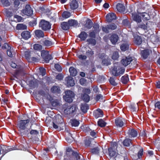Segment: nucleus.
I'll return each mask as SVG.
<instances>
[{
    "mask_svg": "<svg viewBox=\"0 0 160 160\" xmlns=\"http://www.w3.org/2000/svg\"><path fill=\"white\" fill-rule=\"evenodd\" d=\"M93 115L95 118H96L99 117L103 116V114L102 111L100 109H98L94 112Z\"/></svg>",
    "mask_w": 160,
    "mask_h": 160,
    "instance_id": "16",
    "label": "nucleus"
},
{
    "mask_svg": "<svg viewBox=\"0 0 160 160\" xmlns=\"http://www.w3.org/2000/svg\"><path fill=\"white\" fill-rule=\"evenodd\" d=\"M39 26L44 31H48L51 28V24L49 22L44 20H42L40 21Z\"/></svg>",
    "mask_w": 160,
    "mask_h": 160,
    "instance_id": "4",
    "label": "nucleus"
},
{
    "mask_svg": "<svg viewBox=\"0 0 160 160\" xmlns=\"http://www.w3.org/2000/svg\"><path fill=\"white\" fill-rule=\"evenodd\" d=\"M68 23L69 27L70 26H76L78 25L77 22L74 20H69Z\"/></svg>",
    "mask_w": 160,
    "mask_h": 160,
    "instance_id": "35",
    "label": "nucleus"
},
{
    "mask_svg": "<svg viewBox=\"0 0 160 160\" xmlns=\"http://www.w3.org/2000/svg\"><path fill=\"white\" fill-rule=\"evenodd\" d=\"M99 27V26L98 24L95 23L94 24L93 26V31L96 32V33L99 32L100 31Z\"/></svg>",
    "mask_w": 160,
    "mask_h": 160,
    "instance_id": "39",
    "label": "nucleus"
},
{
    "mask_svg": "<svg viewBox=\"0 0 160 160\" xmlns=\"http://www.w3.org/2000/svg\"><path fill=\"white\" fill-rule=\"evenodd\" d=\"M142 56L144 58H146L149 54L148 50H145L141 52Z\"/></svg>",
    "mask_w": 160,
    "mask_h": 160,
    "instance_id": "32",
    "label": "nucleus"
},
{
    "mask_svg": "<svg viewBox=\"0 0 160 160\" xmlns=\"http://www.w3.org/2000/svg\"><path fill=\"white\" fill-rule=\"evenodd\" d=\"M125 71V69L120 66H114L112 69V74L114 76H118L123 74Z\"/></svg>",
    "mask_w": 160,
    "mask_h": 160,
    "instance_id": "3",
    "label": "nucleus"
},
{
    "mask_svg": "<svg viewBox=\"0 0 160 160\" xmlns=\"http://www.w3.org/2000/svg\"><path fill=\"white\" fill-rule=\"evenodd\" d=\"M117 26L114 24H111L109 25H107V28L108 29H111L113 30L117 28Z\"/></svg>",
    "mask_w": 160,
    "mask_h": 160,
    "instance_id": "47",
    "label": "nucleus"
},
{
    "mask_svg": "<svg viewBox=\"0 0 160 160\" xmlns=\"http://www.w3.org/2000/svg\"><path fill=\"white\" fill-rule=\"evenodd\" d=\"M29 85L31 88H35V87L37 85V83L35 81V80L34 81H29Z\"/></svg>",
    "mask_w": 160,
    "mask_h": 160,
    "instance_id": "45",
    "label": "nucleus"
},
{
    "mask_svg": "<svg viewBox=\"0 0 160 160\" xmlns=\"http://www.w3.org/2000/svg\"><path fill=\"white\" fill-rule=\"evenodd\" d=\"M36 36L38 38L43 37L44 34L43 32L40 30H37L35 31Z\"/></svg>",
    "mask_w": 160,
    "mask_h": 160,
    "instance_id": "23",
    "label": "nucleus"
},
{
    "mask_svg": "<svg viewBox=\"0 0 160 160\" xmlns=\"http://www.w3.org/2000/svg\"><path fill=\"white\" fill-rule=\"evenodd\" d=\"M109 82L110 83L113 85L116 86L117 85V84L116 82H115L114 79L112 78H110Z\"/></svg>",
    "mask_w": 160,
    "mask_h": 160,
    "instance_id": "60",
    "label": "nucleus"
},
{
    "mask_svg": "<svg viewBox=\"0 0 160 160\" xmlns=\"http://www.w3.org/2000/svg\"><path fill=\"white\" fill-rule=\"evenodd\" d=\"M66 135V139L67 141L69 143H71L73 140L74 139L72 137L71 134L67 132Z\"/></svg>",
    "mask_w": 160,
    "mask_h": 160,
    "instance_id": "26",
    "label": "nucleus"
},
{
    "mask_svg": "<svg viewBox=\"0 0 160 160\" xmlns=\"http://www.w3.org/2000/svg\"><path fill=\"white\" fill-rule=\"evenodd\" d=\"M137 148H138L140 149L138 153V157L139 158H140L142 155L143 149L142 148H140L139 146H138V147H137Z\"/></svg>",
    "mask_w": 160,
    "mask_h": 160,
    "instance_id": "53",
    "label": "nucleus"
},
{
    "mask_svg": "<svg viewBox=\"0 0 160 160\" xmlns=\"http://www.w3.org/2000/svg\"><path fill=\"white\" fill-rule=\"evenodd\" d=\"M122 82L123 83H126L129 80L128 76L127 75H125V76H122Z\"/></svg>",
    "mask_w": 160,
    "mask_h": 160,
    "instance_id": "48",
    "label": "nucleus"
},
{
    "mask_svg": "<svg viewBox=\"0 0 160 160\" xmlns=\"http://www.w3.org/2000/svg\"><path fill=\"white\" fill-rule=\"evenodd\" d=\"M137 134V132L132 128L129 129L126 134L127 137L131 138H134L136 137Z\"/></svg>",
    "mask_w": 160,
    "mask_h": 160,
    "instance_id": "11",
    "label": "nucleus"
},
{
    "mask_svg": "<svg viewBox=\"0 0 160 160\" xmlns=\"http://www.w3.org/2000/svg\"><path fill=\"white\" fill-rule=\"evenodd\" d=\"M0 147L1 151H2V157H3L6 153L10 151L15 150L16 149V148L15 147H11L10 146L6 147L4 145L0 146Z\"/></svg>",
    "mask_w": 160,
    "mask_h": 160,
    "instance_id": "5",
    "label": "nucleus"
},
{
    "mask_svg": "<svg viewBox=\"0 0 160 160\" xmlns=\"http://www.w3.org/2000/svg\"><path fill=\"white\" fill-rule=\"evenodd\" d=\"M70 6L71 9H75L78 6V3L76 0H72L70 3Z\"/></svg>",
    "mask_w": 160,
    "mask_h": 160,
    "instance_id": "17",
    "label": "nucleus"
},
{
    "mask_svg": "<svg viewBox=\"0 0 160 160\" xmlns=\"http://www.w3.org/2000/svg\"><path fill=\"white\" fill-rule=\"evenodd\" d=\"M65 80L67 81V84L68 86L72 87L74 85V82L72 77H67Z\"/></svg>",
    "mask_w": 160,
    "mask_h": 160,
    "instance_id": "14",
    "label": "nucleus"
},
{
    "mask_svg": "<svg viewBox=\"0 0 160 160\" xmlns=\"http://www.w3.org/2000/svg\"><path fill=\"white\" fill-rule=\"evenodd\" d=\"M40 74L43 76L45 75L46 73V70L43 68H39Z\"/></svg>",
    "mask_w": 160,
    "mask_h": 160,
    "instance_id": "58",
    "label": "nucleus"
},
{
    "mask_svg": "<svg viewBox=\"0 0 160 160\" xmlns=\"http://www.w3.org/2000/svg\"><path fill=\"white\" fill-rule=\"evenodd\" d=\"M119 57V55L118 52L115 51L112 54V58L114 60H117Z\"/></svg>",
    "mask_w": 160,
    "mask_h": 160,
    "instance_id": "38",
    "label": "nucleus"
},
{
    "mask_svg": "<svg viewBox=\"0 0 160 160\" xmlns=\"http://www.w3.org/2000/svg\"><path fill=\"white\" fill-rule=\"evenodd\" d=\"M138 27L142 28L144 30L147 29V23L146 22L145 23H140L138 24Z\"/></svg>",
    "mask_w": 160,
    "mask_h": 160,
    "instance_id": "42",
    "label": "nucleus"
},
{
    "mask_svg": "<svg viewBox=\"0 0 160 160\" xmlns=\"http://www.w3.org/2000/svg\"><path fill=\"white\" fill-rule=\"evenodd\" d=\"M1 2L3 6L7 7L11 4V2L8 0H1Z\"/></svg>",
    "mask_w": 160,
    "mask_h": 160,
    "instance_id": "40",
    "label": "nucleus"
},
{
    "mask_svg": "<svg viewBox=\"0 0 160 160\" xmlns=\"http://www.w3.org/2000/svg\"><path fill=\"white\" fill-rule=\"evenodd\" d=\"M51 90L54 93L58 92V87L56 86H53L51 88Z\"/></svg>",
    "mask_w": 160,
    "mask_h": 160,
    "instance_id": "57",
    "label": "nucleus"
},
{
    "mask_svg": "<svg viewBox=\"0 0 160 160\" xmlns=\"http://www.w3.org/2000/svg\"><path fill=\"white\" fill-rule=\"evenodd\" d=\"M41 55L46 63L48 62L49 60L52 59V56L49 54L48 51H42L41 52Z\"/></svg>",
    "mask_w": 160,
    "mask_h": 160,
    "instance_id": "6",
    "label": "nucleus"
},
{
    "mask_svg": "<svg viewBox=\"0 0 160 160\" xmlns=\"http://www.w3.org/2000/svg\"><path fill=\"white\" fill-rule=\"evenodd\" d=\"M117 10L120 12H124L125 11L124 6L122 4L118 3L116 6Z\"/></svg>",
    "mask_w": 160,
    "mask_h": 160,
    "instance_id": "21",
    "label": "nucleus"
},
{
    "mask_svg": "<svg viewBox=\"0 0 160 160\" xmlns=\"http://www.w3.org/2000/svg\"><path fill=\"white\" fill-rule=\"evenodd\" d=\"M106 17L107 20L108 22H111L116 18V15L113 13L108 14L106 15Z\"/></svg>",
    "mask_w": 160,
    "mask_h": 160,
    "instance_id": "15",
    "label": "nucleus"
},
{
    "mask_svg": "<svg viewBox=\"0 0 160 160\" xmlns=\"http://www.w3.org/2000/svg\"><path fill=\"white\" fill-rule=\"evenodd\" d=\"M71 150L72 152V157L75 158L76 160H78L80 159V156L77 152H74L72 151L70 148H68L67 149V151L68 152H70Z\"/></svg>",
    "mask_w": 160,
    "mask_h": 160,
    "instance_id": "31",
    "label": "nucleus"
},
{
    "mask_svg": "<svg viewBox=\"0 0 160 160\" xmlns=\"http://www.w3.org/2000/svg\"><path fill=\"white\" fill-rule=\"evenodd\" d=\"M25 55L27 59L29 62H31L30 61V58L29 57L30 54L29 52H25Z\"/></svg>",
    "mask_w": 160,
    "mask_h": 160,
    "instance_id": "59",
    "label": "nucleus"
},
{
    "mask_svg": "<svg viewBox=\"0 0 160 160\" xmlns=\"http://www.w3.org/2000/svg\"><path fill=\"white\" fill-rule=\"evenodd\" d=\"M92 152L94 154H98L99 153L100 149L97 147L94 148L92 149Z\"/></svg>",
    "mask_w": 160,
    "mask_h": 160,
    "instance_id": "49",
    "label": "nucleus"
},
{
    "mask_svg": "<svg viewBox=\"0 0 160 160\" xmlns=\"http://www.w3.org/2000/svg\"><path fill=\"white\" fill-rule=\"evenodd\" d=\"M115 123L117 126L121 127L125 124V120L122 118H118L115 120Z\"/></svg>",
    "mask_w": 160,
    "mask_h": 160,
    "instance_id": "12",
    "label": "nucleus"
},
{
    "mask_svg": "<svg viewBox=\"0 0 160 160\" xmlns=\"http://www.w3.org/2000/svg\"><path fill=\"white\" fill-rule=\"evenodd\" d=\"M14 18L17 19V20L18 22H20L22 20V18L20 16L17 15L14 16Z\"/></svg>",
    "mask_w": 160,
    "mask_h": 160,
    "instance_id": "62",
    "label": "nucleus"
},
{
    "mask_svg": "<svg viewBox=\"0 0 160 160\" xmlns=\"http://www.w3.org/2000/svg\"><path fill=\"white\" fill-rule=\"evenodd\" d=\"M69 72L70 75L72 76H75L77 74V71L76 69L73 67H71L69 69Z\"/></svg>",
    "mask_w": 160,
    "mask_h": 160,
    "instance_id": "24",
    "label": "nucleus"
},
{
    "mask_svg": "<svg viewBox=\"0 0 160 160\" xmlns=\"http://www.w3.org/2000/svg\"><path fill=\"white\" fill-rule=\"evenodd\" d=\"M112 148L108 149L109 155L110 157H113L115 156L116 154V152L115 150Z\"/></svg>",
    "mask_w": 160,
    "mask_h": 160,
    "instance_id": "30",
    "label": "nucleus"
},
{
    "mask_svg": "<svg viewBox=\"0 0 160 160\" xmlns=\"http://www.w3.org/2000/svg\"><path fill=\"white\" fill-rule=\"evenodd\" d=\"M136 60L133 59L131 57L128 56L124 58L121 61V63L126 67L131 63V64L135 65L136 63Z\"/></svg>",
    "mask_w": 160,
    "mask_h": 160,
    "instance_id": "1",
    "label": "nucleus"
},
{
    "mask_svg": "<svg viewBox=\"0 0 160 160\" xmlns=\"http://www.w3.org/2000/svg\"><path fill=\"white\" fill-rule=\"evenodd\" d=\"M128 48V45L127 43L122 44L121 46V49L122 51H125Z\"/></svg>",
    "mask_w": 160,
    "mask_h": 160,
    "instance_id": "46",
    "label": "nucleus"
},
{
    "mask_svg": "<svg viewBox=\"0 0 160 160\" xmlns=\"http://www.w3.org/2000/svg\"><path fill=\"white\" fill-rule=\"evenodd\" d=\"M92 25V22L90 19H88L86 21V23L84 25L85 28L88 29H90Z\"/></svg>",
    "mask_w": 160,
    "mask_h": 160,
    "instance_id": "27",
    "label": "nucleus"
},
{
    "mask_svg": "<svg viewBox=\"0 0 160 160\" xmlns=\"http://www.w3.org/2000/svg\"><path fill=\"white\" fill-rule=\"evenodd\" d=\"M102 64L106 66L110 64V60L108 59H103L102 61Z\"/></svg>",
    "mask_w": 160,
    "mask_h": 160,
    "instance_id": "51",
    "label": "nucleus"
},
{
    "mask_svg": "<svg viewBox=\"0 0 160 160\" xmlns=\"http://www.w3.org/2000/svg\"><path fill=\"white\" fill-rule=\"evenodd\" d=\"M87 55L88 57H91L94 54L93 52L91 49L88 50L86 52Z\"/></svg>",
    "mask_w": 160,
    "mask_h": 160,
    "instance_id": "56",
    "label": "nucleus"
},
{
    "mask_svg": "<svg viewBox=\"0 0 160 160\" xmlns=\"http://www.w3.org/2000/svg\"><path fill=\"white\" fill-rule=\"evenodd\" d=\"M71 16V13L67 11H65L63 12L62 16L63 18H69Z\"/></svg>",
    "mask_w": 160,
    "mask_h": 160,
    "instance_id": "44",
    "label": "nucleus"
},
{
    "mask_svg": "<svg viewBox=\"0 0 160 160\" xmlns=\"http://www.w3.org/2000/svg\"><path fill=\"white\" fill-rule=\"evenodd\" d=\"M71 125L73 127H78L79 124V122L76 119H72L70 120Z\"/></svg>",
    "mask_w": 160,
    "mask_h": 160,
    "instance_id": "33",
    "label": "nucleus"
},
{
    "mask_svg": "<svg viewBox=\"0 0 160 160\" xmlns=\"http://www.w3.org/2000/svg\"><path fill=\"white\" fill-rule=\"evenodd\" d=\"M61 25V27L63 30H68L69 28V25L68 22H63Z\"/></svg>",
    "mask_w": 160,
    "mask_h": 160,
    "instance_id": "28",
    "label": "nucleus"
},
{
    "mask_svg": "<svg viewBox=\"0 0 160 160\" xmlns=\"http://www.w3.org/2000/svg\"><path fill=\"white\" fill-rule=\"evenodd\" d=\"M130 108L131 111L132 112L135 111L137 109L134 106V104H131L129 106Z\"/></svg>",
    "mask_w": 160,
    "mask_h": 160,
    "instance_id": "64",
    "label": "nucleus"
},
{
    "mask_svg": "<svg viewBox=\"0 0 160 160\" xmlns=\"http://www.w3.org/2000/svg\"><path fill=\"white\" fill-rule=\"evenodd\" d=\"M21 36L23 38L26 40L28 39L31 37L30 32L28 31H23L21 33Z\"/></svg>",
    "mask_w": 160,
    "mask_h": 160,
    "instance_id": "22",
    "label": "nucleus"
},
{
    "mask_svg": "<svg viewBox=\"0 0 160 160\" xmlns=\"http://www.w3.org/2000/svg\"><path fill=\"white\" fill-rule=\"evenodd\" d=\"M2 48L3 49H11V47L7 43H5L2 47Z\"/></svg>",
    "mask_w": 160,
    "mask_h": 160,
    "instance_id": "63",
    "label": "nucleus"
},
{
    "mask_svg": "<svg viewBox=\"0 0 160 160\" xmlns=\"http://www.w3.org/2000/svg\"><path fill=\"white\" fill-rule=\"evenodd\" d=\"M33 48L35 50L40 51L42 49V47L40 44H35L33 45Z\"/></svg>",
    "mask_w": 160,
    "mask_h": 160,
    "instance_id": "43",
    "label": "nucleus"
},
{
    "mask_svg": "<svg viewBox=\"0 0 160 160\" xmlns=\"http://www.w3.org/2000/svg\"><path fill=\"white\" fill-rule=\"evenodd\" d=\"M81 109L82 112L86 113L88 109V107L85 105H82L81 107Z\"/></svg>",
    "mask_w": 160,
    "mask_h": 160,
    "instance_id": "50",
    "label": "nucleus"
},
{
    "mask_svg": "<svg viewBox=\"0 0 160 160\" xmlns=\"http://www.w3.org/2000/svg\"><path fill=\"white\" fill-rule=\"evenodd\" d=\"M132 18L133 20L138 23H139L141 22V17L136 14H132Z\"/></svg>",
    "mask_w": 160,
    "mask_h": 160,
    "instance_id": "19",
    "label": "nucleus"
},
{
    "mask_svg": "<svg viewBox=\"0 0 160 160\" xmlns=\"http://www.w3.org/2000/svg\"><path fill=\"white\" fill-rule=\"evenodd\" d=\"M77 56L78 58L80 60H86L87 58V57L86 55H82V54H77Z\"/></svg>",
    "mask_w": 160,
    "mask_h": 160,
    "instance_id": "52",
    "label": "nucleus"
},
{
    "mask_svg": "<svg viewBox=\"0 0 160 160\" xmlns=\"http://www.w3.org/2000/svg\"><path fill=\"white\" fill-rule=\"evenodd\" d=\"M131 141V139L128 138H126L123 141V144L124 146L126 147L129 146L132 144Z\"/></svg>",
    "mask_w": 160,
    "mask_h": 160,
    "instance_id": "25",
    "label": "nucleus"
},
{
    "mask_svg": "<svg viewBox=\"0 0 160 160\" xmlns=\"http://www.w3.org/2000/svg\"><path fill=\"white\" fill-rule=\"evenodd\" d=\"M98 124L101 127H104L106 126V123L102 119H100L98 121Z\"/></svg>",
    "mask_w": 160,
    "mask_h": 160,
    "instance_id": "41",
    "label": "nucleus"
},
{
    "mask_svg": "<svg viewBox=\"0 0 160 160\" xmlns=\"http://www.w3.org/2000/svg\"><path fill=\"white\" fill-rule=\"evenodd\" d=\"M77 108L75 105L71 107H68L67 108L64 110V113L66 114H71L73 113L77 109Z\"/></svg>",
    "mask_w": 160,
    "mask_h": 160,
    "instance_id": "10",
    "label": "nucleus"
},
{
    "mask_svg": "<svg viewBox=\"0 0 160 160\" xmlns=\"http://www.w3.org/2000/svg\"><path fill=\"white\" fill-rule=\"evenodd\" d=\"M55 69L53 72V75L55 76L57 79H60V65L59 64H55L54 65Z\"/></svg>",
    "mask_w": 160,
    "mask_h": 160,
    "instance_id": "7",
    "label": "nucleus"
},
{
    "mask_svg": "<svg viewBox=\"0 0 160 160\" xmlns=\"http://www.w3.org/2000/svg\"><path fill=\"white\" fill-rule=\"evenodd\" d=\"M29 122V120H21L19 123L18 124V126L20 129L21 130H24L25 129L26 124L28 123Z\"/></svg>",
    "mask_w": 160,
    "mask_h": 160,
    "instance_id": "13",
    "label": "nucleus"
},
{
    "mask_svg": "<svg viewBox=\"0 0 160 160\" xmlns=\"http://www.w3.org/2000/svg\"><path fill=\"white\" fill-rule=\"evenodd\" d=\"M134 43L137 45H140L142 42V40L141 37L137 35L134 36Z\"/></svg>",
    "mask_w": 160,
    "mask_h": 160,
    "instance_id": "20",
    "label": "nucleus"
},
{
    "mask_svg": "<svg viewBox=\"0 0 160 160\" xmlns=\"http://www.w3.org/2000/svg\"><path fill=\"white\" fill-rule=\"evenodd\" d=\"M90 90L89 89L84 88L83 90V92L84 94L82 97L83 100L86 102H88L90 100V98L88 94L90 92Z\"/></svg>",
    "mask_w": 160,
    "mask_h": 160,
    "instance_id": "9",
    "label": "nucleus"
},
{
    "mask_svg": "<svg viewBox=\"0 0 160 160\" xmlns=\"http://www.w3.org/2000/svg\"><path fill=\"white\" fill-rule=\"evenodd\" d=\"M139 14H141L144 20H148L150 19V17L149 15L146 12H143L142 13H139Z\"/></svg>",
    "mask_w": 160,
    "mask_h": 160,
    "instance_id": "36",
    "label": "nucleus"
},
{
    "mask_svg": "<svg viewBox=\"0 0 160 160\" xmlns=\"http://www.w3.org/2000/svg\"><path fill=\"white\" fill-rule=\"evenodd\" d=\"M119 39L118 36L116 34L112 35L110 38V40L112 43L115 44L117 42Z\"/></svg>",
    "mask_w": 160,
    "mask_h": 160,
    "instance_id": "18",
    "label": "nucleus"
},
{
    "mask_svg": "<svg viewBox=\"0 0 160 160\" xmlns=\"http://www.w3.org/2000/svg\"><path fill=\"white\" fill-rule=\"evenodd\" d=\"M65 95L63 96V99L66 102H71L72 101V98L74 97V92L70 90H67L65 92Z\"/></svg>",
    "mask_w": 160,
    "mask_h": 160,
    "instance_id": "2",
    "label": "nucleus"
},
{
    "mask_svg": "<svg viewBox=\"0 0 160 160\" xmlns=\"http://www.w3.org/2000/svg\"><path fill=\"white\" fill-rule=\"evenodd\" d=\"M52 42L48 40H45L43 41V45L46 47H50L52 46Z\"/></svg>",
    "mask_w": 160,
    "mask_h": 160,
    "instance_id": "37",
    "label": "nucleus"
},
{
    "mask_svg": "<svg viewBox=\"0 0 160 160\" xmlns=\"http://www.w3.org/2000/svg\"><path fill=\"white\" fill-rule=\"evenodd\" d=\"M88 42H89V44H92L93 45H95L96 43V40L93 39H88L87 40Z\"/></svg>",
    "mask_w": 160,
    "mask_h": 160,
    "instance_id": "54",
    "label": "nucleus"
},
{
    "mask_svg": "<svg viewBox=\"0 0 160 160\" xmlns=\"http://www.w3.org/2000/svg\"><path fill=\"white\" fill-rule=\"evenodd\" d=\"M48 17L51 20V21H54V22L55 21L56 17L54 14L50 13V14L48 16Z\"/></svg>",
    "mask_w": 160,
    "mask_h": 160,
    "instance_id": "55",
    "label": "nucleus"
},
{
    "mask_svg": "<svg viewBox=\"0 0 160 160\" xmlns=\"http://www.w3.org/2000/svg\"><path fill=\"white\" fill-rule=\"evenodd\" d=\"M80 84L82 85H84L86 84V80L83 78H81L79 80Z\"/></svg>",
    "mask_w": 160,
    "mask_h": 160,
    "instance_id": "61",
    "label": "nucleus"
},
{
    "mask_svg": "<svg viewBox=\"0 0 160 160\" xmlns=\"http://www.w3.org/2000/svg\"><path fill=\"white\" fill-rule=\"evenodd\" d=\"M22 12L24 15L28 16H31L33 14L32 10L30 6L28 4L26 6L25 9L23 10Z\"/></svg>",
    "mask_w": 160,
    "mask_h": 160,
    "instance_id": "8",
    "label": "nucleus"
},
{
    "mask_svg": "<svg viewBox=\"0 0 160 160\" xmlns=\"http://www.w3.org/2000/svg\"><path fill=\"white\" fill-rule=\"evenodd\" d=\"M27 28V26L22 24H18L16 27V28L18 30H22L26 29Z\"/></svg>",
    "mask_w": 160,
    "mask_h": 160,
    "instance_id": "34",
    "label": "nucleus"
},
{
    "mask_svg": "<svg viewBox=\"0 0 160 160\" xmlns=\"http://www.w3.org/2000/svg\"><path fill=\"white\" fill-rule=\"evenodd\" d=\"M88 36V34L85 32H82L79 35V37L82 40H85Z\"/></svg>",
    "mask_w": 160,
    "mask_h": 160,
    "instance_id": "29",
    "label": "nucleus"
}]
</instances>
